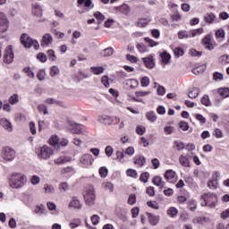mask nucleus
<instances>
[{"mask_svg":"<svg viewBox=\"0 0 229 229\" xmlns=\"http://www.w3.org/2000/svg\"><path fill=\"white\" fill-rule=\"evenodd\" d=\"M201 103L204 105V106H212V102L210 101L208 95H204L202 97Z\"/></svg>","mask_w":229,"mask_h":229,"instance_id":"37","label":"nucleus"},{"mask_svg":"<svg viewBox=\"0 0 229 229\" xmlns=\"http://www.w3.org/2000/svg\"><path fill=\"white\" fill-rule=\"evenodd\" d=\"M205 202V207L209 208H216V204L217 203V195L212 192L203 193L200 197Z\"/></svg>","mask_w":229,"mask_h":229,"instance_id":"2","label":"nucleus"},{"mask_svg":"<svg viewBox=\"0 0 229 229\" xmlns=\"http://www.w3.org/2000/svg\"><path fill=\"white\" fill-rule=\"evenodd\" d=\"M81 164L82 165H85L86 167L89 165H92L94 164V157H92L91 154H84L81 159H80Z\"/></svg>","mask_w":229,"mask_h":229,"instance_id":"8","label":"nucleus"},{"mask_svg":"<svg viewBox=\"0 0 229 229\" xmlns=\"http://www.w3.org/2000/svg\"><path fill=\"white\" fill-rule=\"evenodd\" d=\"M141 87H148L149 85V78L148 77H143L140 80Z\"/></svg>","mask_w":229,"mask_h":229,"instance_id":"64","label":"nucleus"},{"mask_svg":"<svg viewBox=\"0 0 229 229\" xmlns=\"http://www.w3.org/2000/svg\"><path fill=\"white\" fill-rule=\"evenodd\" d=\"M91 72H93V74H103V72H105V68L101 66L99 67L93 66L91 67Z\"/></svg>","mask_w":229,"mask_h":229,"instance_id":"43","label":"nucleus"},{"mask_svg":"<svg viewBox=\"0 0 229 229\" xmlns=\"http://www.w3.org/2000/svg\"><path fill=\"white\" fill-rule=\"evenodd\" d=\"M39 81H44L46 80V71L45 70H39L37 75Z\"/></svg>","mask_w":229,"mask_h":229,"instance_id":"61","label":"nucleus"},{"mask_svg":"<svg viewBox=\"0 0 229 229\" xmlns=\"http://www.w3.org/2000/svg\"><path fill=\"white\" fill-rule=\"evenodd\" d=\"M13 50L12 49V45H9L6 47V48L4 51V58L3 62L4 64H6L7 65H10V64H13Z\"/></svg>","mask_w":229,"mask_h":229,"instance_id":"4","label":"nucleus"},{"mask_svg":"<svg viewBox=\"0 0 229 229\" xmlns=\"http://www.w3.org/2000/svg\"><path fill=\"white\" fill-rule=\"evenodd\" d=\"M217 62L220 65H228V64H229V55L225 54V55L219 56Z\"/></svg>","mask_w":229,"mask_h":229,"instance_id":"28","label":"nucleus"},{"mask_svg":"<svg viewBox=\"0 0 229 229\" xmlns=\"http://www.w3.org/2000/svg\"><path fill=\"white\" fill-rule=\"evenodd\" d=\"M26 182L27 180L25 175L15 173L13 174V176H11L9 185L12 187V189H21V187H24Z\"/></svg>","mask_w":229,"mask_h":229,"instance_id":"1","label":"nucleus"},{"mask_svg":"<svg viewBox=\"0 0 229 229\" xmlns=\"http://www.w3.org/2000/svg\"><path fill=\"white\" fill-rule=\"evenodd\" d=\"M102 187L105 189V191H106V192H114V184L112 182H104Z\"/></svg>","mask_w":229,"mask_h":229,"instance_id":"35","label":"nucleus"},{"mask_svg":"<svg viewBox=\"0 0 229 229\" xmlns=\"http://www.w3.org/2000/svg\"><path fill=\"white\" fill-rule=\"evenodd\" d=\"M148 180H149V173L145 172L140 174V182H142L143 183H148Z\"/></svg>","mask_w":229,"mask_h":229,"instance_id":"42","label":"nucleus"},{"mask_svg":"<svg viewBox=\"0 0 229 229\" xmlns=\"http://www.w3.org/2000/svg\"><path fill=\"white\" fill-rule=\"evenodd\" d=\"M58 74H60V68H58V66L56 65L52 66L50 75L52 77H55V76H58Z\"/></svg>","mask_w":229,"mask_h":229,"instance_id":"53","label":"nucleus"},{"mask_svg":"<svg viewBox=\"0 0 229 229\" xmlns=\"http://www.w3.org/2000/svg\"><path fill=\"white\" fill-rule=\"evenodd\" d=\"M69 207L80 210L81 208V203H80L78 198L73 197L72 201L69 203Z\"/></svg>","mask_w":229,"mask_h":229,"instance_id":"25","label":"nucleus"},{"mask_svg":"<svg viewBox=\"0 0 229 229\" xmlns=\"http://www.w3.org/2000/svg\"><path fill=\"white\" fill-rule=\"evenodd\" d=\"M77 4L78 6H82V4H84L86 8H90L91 6L92 8H94V4H92V0H77Z\"/></svg>","mask_w":229,"mask_h":229,"instance_id":"30","label":"nucleus"},{"mask_svg":"<svg viewBox=\"0 0 229 229\" xmlns=\"http://www.w3.org/2000/svg\"><path fill=\"white\" fill-rule=\"evenodd\" d=\"M53 155V149L47 145L40 148L39 153L38 154V158H43V160H47L51 158Z\"/></svg>","mask_w":229,"mask_h":229,"instance_id":"5","label":"nucleus"},{"mask_svg":"<svg viewBox=\"0 0 229 229\" xmlns=\"http://www.w3.org/2000/svg\"><path fill=\"white\" fill-rule=\"evenodd\" d=\"M1 157L6 162H12L15 158V150L10 147H4L2 148Z\"/></svg>","mask_w":229,"mask_h":229,"instance_id":"3","label":"nucleus"},{"mask_svg":"<svg viewBox=\"0 0 229 229\" xmlns=\"http://www.w3.org/2000/svg\"><path fill=\"white\" fill-rule=\"evenodd\" d=\"M48 142L50 146H53L55 148V149H58L60 148V138L56 135H52L50 139L48 140Z\"/></svg>","mask_w":229,"mask_h":229,"instance_id":"19","label":"nucleus"},{"mask_svg":"<svg viewBox=\"0 0 229 229\" xmlns=\"http://www.w3.org/2000/svg\"><path fill=\"white\" fill-rule=\"evenodd\" d=\"M115 10L123 13V15H128L131 12V8L128 4H123L122 6L115 7Z\"/></svg>","mask_w":229,"mask_h":229,"instance_id":"23","label":"nucleus"},{"mask_svg":"<svg viewBox=\"0 0 229 229\" xmlns=\"http://www.w3.org/2000/svg\"><path fill=\"white\" fill-rule=\"evenodd\" d=\"M167 214L170 216V217H176V216H178V209L172 207L167 210Z\"/></svg>","mask_w":229,"mask_h":229,"instance_id":"44","label":"nucleus"},{"mask_svg":"<svg viewBox=\"0 0 229 229\" xmlns=\"http://www.w3.org/2000/svg\"><path fill=\"white\" fill-rule=\"evenodd\" d=\"M127 176H130L131 178H138L139 174H137V170L133 169H128L126 171Z\"/></svg>","mask_w":229,"mask_h":229,"instance_id":"50","label":"nucleus"},{"mask_svg":"<svg viewBox=\"0 0 229 229\" xmlns=\"http://www.w3.org/2000/svg\"><path fill=\"white\" fill-rule=\"evenodd\" d=\"M223 73L219 72H216L213 73V80L215 81H223Z\"/></svg>","mask_w":229,"mask_h":229,"instance_id":"49","label":"nucleus"},{"mask_svg":"<svg viewBox=\"0 0 229 229\" xmlns=\"http://www.w3.org/2000/svg\"><path fill=\"white\" fill-rule=\"evenodd\" d=\"M148 22H149V21H148V19L146 18H141L137 22V26L139 28H146V26H148Z\"/></svg>","mask_w":229,"mask_h":229,"instance_id":"41","label":"nucleus"},{"mask_svg":"<svg viewBox=\"0 0 229 229\" xmlns=\"http://www.w3.org/2000/svg\"><path fill=\"white\" fill-rule=\"evenodd\" d=\"M115 155H116V158H117V160H119V162H123V159L124 158V157H126V154L123 150H117L115 152Z\"/></svg>","mask_w":229,"mask_h":229,"instance_id":"52","label":"nucleus"},{"mask_svg":"<svg viewBox=\"0 0 229 229\" xmlns=\"http://www.w3.org/2000/svg\"><path fill=\"white\" fill-rule=\"evenodd\" d=\"M47 55L48 56V60H51L52 62L56 61V55H55V50H48L47 52Z\"/></svg>","mask_w":229,"mask_h":229,"instance_id":"56","label":"nucleus"},{"mask_svg":"<svg viewBox=\"0 0 229 229\" xmlns=\"http://www.w3.org/2000/svg\"><path fill=\"white\" fill-rule=\"evenodd\" d=\"M105 153L106 157H112V155H114V148H112V146L110 145L106 147Z\"/></svg>","mask_w":229,"mask_h":229,"instance_id":"62","label":"nucleus"},{"mask_svg":"<svg viewBox=\"0 0 229 229\" xmlns=\"http://www.w3.org/2000/svg\"><path fill=\"white\" fill-rule=\"evenodd\" d=\"M37 58L38 60H39V62H42L43 64L47 62V55H46V54L44 53L38 54Z\"/></svg>","mask_w":229,"mask_h":229,"instance_id":"60","label":"nucleus"},{"mask_svg":"<svg viewBox=\"0 0 229 229\" xmlns=\"http://www.w3.org/2000/svg\"><path fill=\"white\" fill-rule=\"evenodd\" d=\"M165 180H167L169 183H176V180H177L176 172L173 170H167L165 173Z\"/></svg>","mask_w":229,"mask_h":229,"instance_id":"10","label":"nucleus"},{"mask_svg":"<svg viewBox=\"0 0 229 229\" xmlns=\"http://www.w3.org/2000/svg\"><path fill=\"white\" fill-rule=\"evenodd\" d=\"M51 44H53V36L49 33L45 34L42 37L41 47H47V46H51Z\"/></svg>","mask_w":229,"mask_h":229,"instance_id":"11","label":"nucleus"},{"mask_svg":"<svg viewBox=\"0 0 229 229\" xmlns=\"http://www.w3.org/2000/svg\"><path fill=\"white\" fill-rule=\"evenodd\" d=\"M0 126L2 128H4L7 131H12L13 129L12 128V123L6 118H1L0 119Z\"/></svg>","mask_w":229,"mask_h":229,"instance_id":"17","label":"nucleus"},{"mask_svg":"<svg viewBox=\"0 0 229 229\" xmlns=\"http://www.w3.org/2000/svg\"><path fill=\"white\" fill-rule=\"evenodd\" d=\"M146 117L149 123H155V121H157V113H155V111L148 112Z\"/></svg>","mask_w":229,"mask_h":229,"instance_id":"33","label":"nucleus"},{"mask_svg":"<svg viewBox=\"0 0 229 229\" xmlns=\"http://www.w3.org/2000/svg\"><path fill=\"white\" fill-rule=\"evenodd\" d=\"M21 42L23 47H25L27 49H30L33 44V38L29 37L28 34H22L21 37Z\"/></svg>","mask_w":229,"mask_h":229,"instance_id":"9","label":"nucleus"},{"mask_svg":"<svg viewBox=\"0 0 229 229\" xmlns=\"http://www.w3.org/2000/svg\"><path fill=\"white\" fill-rule=\"evenodd\" d=\"M145 66L148 69H154L155 68V60H153V56L149 55L148 57H143L142 58Z\"/></svg>","mask_w":229,"mask_h":229,"instance_id":"20","label":"nucleus"},{"mask_svg":"<svg viewBox=\"0 0 229 229\" xmlns=\"http://www.w3.org/2000/svg\"><path fill=\"white\" fill-rule=\"evenodd\" d=\"M98 171L101 178H106L108 176V168L106 166H101Z\"/></svg>","mask_w":229,"mask_h":229,"instance_id":"40","label":"nucleus"},{"mask_svg":"<svg viewBox=\"0 0 229 229\" xmlns=\"http://www.w3.org/2000/svg\"><path fill=\"white\" fill-rule=\"evenodd\" d=\"M199 94V89L198 88H191L188 92V97L191 99H196Z\"/></svg>","mask_w":229,"mask_h":229,"instance_id":"27","label":"nucleus"},{"mask_svg":"<svg viewBox=\"0 0 229 229\" xmlns=\"http://www.w3.org/2000/svg\"><path fill=\"white\" fill-rule=\"evenodd\" d=\"M120 121L121 119L117 116L111 117L109 115H101L98 118V123H104V124H112V123H115V124H117Z\"/></svg>","mask_w":229,"mask_h":229,"instance_id":"6","label":"nucleus"},{"mask_svg":"<svg viewBox=\"0 0 229 229\" xmlns=\"http://www.w3.org/2000/svg\"><path fill=\"white\" fill-rule=\"evenodd\" d=\"M133 164L142 167L146 164V157L144 156H136L133 158Z\"/></svg>","mask_w":229,"mask_h":229,"instance_id":"21","label":"nucleus"},{"mask_svg":"<svg viewBox=\"0 0 229 229\" xmlns=\"http://www.w3.org/2000/svg\"><path fill=\"white\" fill-rule=\"evenodd\" d=\"M203 45L205 46L206 49L208 51H212L214 49V44H212V36L211 35H207L203 39H202Z\"/></svg>","mask_w":229,"mask_h":229,"instance_id":"13","label":"nucleus"},{"mask_svg":"<svg viewBox=\"0 0 229 229\" xmlns=\"http://www.w3.org/2000/svg\"><path fill=\"white\" fill-rule=\"evenodd\" d=\"M72 127V133H75V135H81V130H83V125L75 122H71L70 123Z\"/></svg>","mask_w":229,"mask_h":229,"instance_id":"14","label":"nucleus"},{"mask_svg":"<svg viewBox=\"0 0 229 229\" xmlns=\"http://www.w3.org/2000/svg\"><path fill=\"white\" fill-rule=\"evenodd\" d=\"M152 183L157 187H160V189H164V187H165V182L162 180V177L158 175L153 177Z\"/></svg>","mask_w":229,"mask_h":229,"instance_id":"18","label":"nucleus"},{"mask_svg":"<svg viewBox=\"0 0 229 229\" xmlns=\"http://www.w3.org/2000/svg\"><path fill=\"white\" fill-rule=\"evenodd\" d=\"M203 31H204L203 28L193 30L190 32V37H192V38L197 37L198 35H201Z\"/></svg>","mask_w":229,"mask_h":229,"instance_id":"45","label":"nucleus"},{"mask_svg":"<svg viewBox=\"0 0 229 229\" xmlns=\"http://www.w3.org/2000/svg\"><path fill=\"white\" fill-rule=\"evenodd\" d=\"M148 223L151 226H157L160 223V216H155L152 213H147Z\"/></svg>","mask_w":229,"mask_h":229,"instance_id":"15","label":"nucleus"},{"mask_svg":"<svg viewBox=\"0 0 229 229\" xmlns=\"http://www.w3.org/2000/svg\"><path fill=\"white\" fill-rule=\"evenodd\" d=\"M197 121H199L201 124H205L207 123V118L203 116L201 114H197L195 115Z\"/></svg>","mask_w":229,"mask_h":229,"instance_id":"57","label":"nucleus"},{"mask_svg":"<svg viewBox=\"0 0 229 229\" xmlns=\"http://www.w3.org/2000/svg\"><path fill=\"white\" fill-rule=\"evenodd\" d=\"M188 207L191 212H194V210L198 208V202L194 199H191L188 201Z\"/></svg>","mask_w":229,"mask_h":229,"instance_id":"38","label":"nucleus"},{"mask_svg":"<svg viewBox=\"0 0 229 229\" xmlns=\"http://www.w3.org/2000/svg\"><path fill=\"white\" fill-rule=\"evenodd\" d=\"M8 31V20L3 14H0V33Z\"/></svg>","mask_w":229,"mask_h":229,"instance_id":"12","label":"nucleus"},{"mask_svg":"<svg viewBox=\"0 0 229 229\" xmlns=\"http://www.w3.org/2000/svg\"><path fill=\"white\" fill-rule=\"evenodd\" d=\"M213 135L214 137H216V139H223V131H221V129L216 128L213 131Z\"/></svg>","mask_w":229,"mask_h":229,"instance_id":"54","label":"nucleus"},{"mask_svg":"<svg viewBox=\"0 0 229 229\" xmlns=\"http://www.w3.org/2000/svg\"><path fill=\"white\" fill-rule=\"evenodd\" d=\"M146 193L150 196L153 197L155 196V187L153 186H149L146 189Z\"/></svg>","mask_w":229,"mask_h":229,"instance_id":"63","label":"nucleus"},{"mask_svg":"<svg viewBox=\"0 0 229 229\" xmlns=\"http://www.w3.org/2000/svg\"><path fill=\"white\" fill-rule=\"evenodd\" d=\"M217 92L222 98H229V88L228 87L220 88V89H218Z\"/></svg>","mask_w":229,"mask_h":229,"instance_id":"31","label":"nucleus"},{"mask_svg":"<svg viewBox=\"0 0 229 229\" xmlns=\"http://www.w3.org/2000/svg\"><path fill=\"white\" fill-rule=\"evenodd\" d=\"M46 212V206L44 204L37 205L34 209V214H37L38 216H44Z\"/></svg>","mask_w":229,"mask_h":229,"instance_id":"26","label":"nucleus"},{"mask_svg":"<svg viewBox=\"0 0 229 229\" xmlns=\"http://www.w3.org/2000/svg\"><path fill=\"white\" fill-rule=\"evenodd\" d=\"M60 192H67L69 190V184L66 182H61L58 187Z\"/></svg>","mask_w":229,"mask_h":229,"instance_id":"46","label":"nucleus"},{"mask_svg":"<svg viewBox=\"0 0 229 229\" xmlns=\"http://www.w3.org/2000/svg\"><path fill=\"white\" fill-rule=\"evenodd\" d=\"M9 103L11 105H17V103H19V95L13 94V96H11L9 98Z\"/></svg>","mask_w":229,"mask_h":229,"instance_id":"48","label":"nucleus"},{"mask_svg":"<svg viewBox=\"0 0 229 229\" xmlns=\"http://www.w3.org/2000/svg\"><path fill=\"white\" fill-rule=\"evenodd\" d=\"M94 17L95 19H97V21H99V22H103V21H105L106 17L104 16L103 13H101V12H96L94 13Z\"/></svg>","mask_w":229,"mask_h":229,"instance_id":"51","label":"nucleus"},{"mask_svg":"<svg viewBox=\"0 0 229 229\" xmlns=\"http://www.w3.org/2000/svg\"><path fill=\"white\" fill-rule=\"evenodd\" d=\"M189 37H191V32L188 33L185 30L178 32V38H180V39H182V38H189Z\"/></svg>","mask_w":229,"mask_h":229,"instance_id":"59","label":"nucleus"},{"mask_svg":"<svg viewBox=\"0 0 229 229\" xmlns=\"http://www.w3.org/2000/svg\"><path fill=\"white\" fill-rule=\"evenodd\" d=\"M216 14L213 13H208L203 16L205 24H214V22H216Z\"/></svg>","mask_w":229,"mask_h":229,"instance_id":"16","label":"nucleus"},{"mask_svg":"<svg viewBox=\"0 0 229 229\" xmlns=\"http://www.w3.org/2000/svg\"><path fill=\"white\" fill-rule=\"evenodd\" d=\"M207 71V66L201 65L198 66L197 68H194L192 70L193 74L198 75V74H203V72Z\"/></svg>","mask_w":229,"mask_h":229,"instance_id":"36","label":"nucleus"},{"mask_svg":"<svg viewBox=\"0 0 229 229\" xmlns=\"http://www.w3.org/2000/svg\"><path fill=\"white\" fill-rule=\"evenodd\" d=\"M135 203H137V196L135 194L129 195L128 204L129 205H135Z\"/></svg>","mask_w":229,"mask_h":229,"instance_id":"58","label":"nucleus"},{"mask_svg":"<svg viewBox=\"0 0 229 229\" xmlns=\"http://www.w3.org/2000/svg\"><path fill=\"white\" fill-rule=\"evenodd\" d=\"M160 57H161V62L165 64V65H167V64H169L171 60V55H169L166 51L163 52L160 55Z\"/></svg>","mask_w":229,"mask_h":229,"instance_id":"29","label":"nucleus"},{"mask_svg":"<svg viewBox=\"0 0 229 229\" xmlns=\"http://www.w3.org/2000/svg\"><path fill=\"white\" fill-rule=\"evenodd\" d=\"M84 199L87 205H94V200L96 199V194L94 193V190L89 189L84 195Z\"/></svg>","mask_w":229,"mask_h":229,"instance_id":"7","label":"nucleus"},{"mask_svg":"<svg viewBox=\"0 0 229 229\" xmlns=\"http://www.w3.org/2000/svg\"><path fill=\"white\" fill-rule=\"evenodd\" d=\"M32 13H33L36 17H42V7H40V4H35L32 6Z\"/></svg>","mask_w":229,"mask_h":229,"instance_id":"24","label":"nucleus"},{"mask_svg":"<svg viewBox=\"0 0 229 229\" xmlns=\"http://www.w3.org/2000/svg\"><path fill=\"white\" fill-rule=\"evenodd\" d=\"M179 163L182 167H191V162L189 161V156L181 155L179 157Z\"/></svg>","mask_w":229,"mask_h":229,"instance_id":"22","label":"nucleus"},{"mask_svg":"<svg viewBox=\"0 0 229 229\" xmlns=\"http://www.w3.org/2000/svg\"><path fill=\"white\" fill-rule=\"evenodd\" d=\"M136 48L138 49L139 53H148V48L144 44H137Z\"/></svg>","mask_w":229,"mask_h":229,"instance_id":"55","label":"nucleus"},{"mask_svg":"<svg viewBox=\"0 0 229 229\" xmlns=\"http://www.w3.org/2000/svg\"><path fill=\"white\" fill-rule=\"evenodd\" d=\"M174 146L177 148L178 151H182L185 148V143L183 141L174 140Z\"/></svg>","mask_w":229,"mask_h":229,"instance_id":"39","label":"nucleus"},{"mask_svg":"<svg viewBox=\"0 0 229 229\" xmlns=\"http://www.w3.org/2000/svg\"><path fill=\"white\" fill-rule=\"evenodd\" d=\"M45 103H47V105H58V106H64V102L55 100L54 98H47Z\"/></svg>","mask_w":229,"mask_h":229,"instance_id":"34","label":"nucleus"},{"mask_svg":"<svg viewBox=\"0 0 229 229\" xmlns=\"http://www.w3.org/2000/svg\"><path fill=\"white\" fill-rule=\"evenodd\" d=\"M179 128L182 131H189V123L187 122H185V121H181L179 123Z\"/></svg>","mask_w":229,"mask_h":229,"instance_id":"47","label":"nucleus"},{"mask_svg":"<svg viewBox=\"0 0 229 229\" xmlns=\"http://www.w3.org/2000/svg\"><path fill=\"white\" fill-rule=\"evenodd\" d=\"M44 191L46 194H55V186L48 183L44 184Z\"/></svg>","mask_w":229,"mask_h":229,"instance_id":"32","label":"nucleus"}]
</instances>
